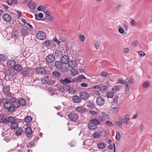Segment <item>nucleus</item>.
Instances as JSON below:
<instances>
[{
    "mask_svg": "<svg viewBox=\"0 0 152 152\" xmlns=\"http://www.w3.org/2000/svg\"><path fill=\"white\" fill-rule=\"evenodd\" d=\"M100 124L99 121L96 118L90 120V122L88 125V127L90 129H95L98 128V125Z\"/></svg>",
    "mask_w": 152,
    "mask_h": 152,
    "instance_id": "1",
    "label": "nucleus"
},
{
    "mask_svg": "<svg viewBox=\"0 0 152 152\" xmlns=\"http://www.w3.org/2000/svg\"><path fill=\"white\" fill-rule=\"evenodd\" d=\"M4 107L5 108L8 110L9 112L13 113L15 111V108L12 106L11 103L9 101L4 104Z\"/></svg>",
    "mask_w": 152,
    "mask_h": 152,
    "instance_id": "2",
    "label": "nucleus"
},
{
    "mask_svg": "<svg viewBox=\"0 0 152 152\" xmlns=\"http://www.w3.org/2000/svg\"><path fill=\"white\" fill-rule=\"evenodd\" d=\"M10 88L9 86H5L3 87V91L5 95L8 97H11L13 96V94H10Z\"/></svg>",
    "mask_w": 152,
    "mask_h": 152,
    "instance_id": "3",
    "label": "nucleus"
},
{
    "mask_svg": "<svg viewBox=\"0 0 152 152\" xmlns=\"http://www.w3.org/2000/svg\"><path fill=\"white\" fill-rule=\"evenodd\" d=\"M70 78H66L64 79L61 80L60 82L61 84H64V85L77 81V79L76 78L71 80H70Z\"/></svg>",
    "mask_w": 152,
    "mask_h": 152,
    "instance_id": "4",
    "label": "nucleus"
},
{
    "mask_svg": "<svg viewBox=\"0 0 152 152\" xmlns=\"http://www.w3.org/2000/svg\"><path fill=\"white\" fill-rule=\"evenodd\" d=\"M68 117L70 120L72 121L75 122L78 118L77 114L75 113H71L68 115Z\"/></svg>",
    "mask_w": 152,
    "mask_h": 152,
    "instance_id": "5",
    "label": "nucleus"
},
{
    "mask_svg": "<svg viewBox=\"0 0 152 152\" xmlns=\"http://www.w3.org/2000/svg\"><path fill=\"white\" fill-rule=\"evenodd\" d=\"M37 38L40 40H44L46 38V34L42 31H39L36 34Z\"/></svg>",
    "mask_w": 152,
    "mask_h": 152,
    "instance_id": "6",
    "label": "nucleus"
},
{
    "mask_svg": "<svg viewBox=\"0 0 152 152\" xmlns=\"http://www.w3.org/2000/svg\"><path fill=\"white\" fill-rule=\"evenodd\" d=\"M80 96L81 98L84 100H87L90 96L89 94L85 91H81L79 93Z\"/></svg>",
    "mask_w": 152,
    "mask_h": 152,
    "instance_id": "7",
    "label": "nucleus"
},
{
    "mask_svg": "<svg viewBox=\"0 0 152 152\" xmlns=\"http://www.w3.org/2000/svg\"><path fill=\"white\" fill-rule=\"evenodd\" d=\"M105 102V100L102 97L99 96L98 97L96 100V103L97 105L99 106H103Z\"/></svg>",
    "mask_w": 152,
    "mask_h": 152,
    "instance_id": "8",
    "label": "nucleus"
},
{
    "mask_svg": "<svg viewBox=\"0 0 152 152\" xmlns=\"http://www.w3.org/2000/svg\"><path fill=\"white\" fill-rule=\"evenodd\" d=\"M55 56L52 54H50L47 56L46 58V61L48 63H52L55 60Z\"/></svg>",
    "mask_w": 152,
    "mask_h": 152,
    "instance_id": "9",
    "label": "nucleus"
},
{
    "mask_svg": "<svg viewBox=\"0 0 152 152\" xmlns=\"http://www.w3.org/2000/svg\"><path fill=\"white\" fill-rule=\"evenodd\" d=\"M35 72L37 74L43 75L46 73V70L43 68L40 67L36 69Z\"/></svg>",
    "mask_w": 152,
    "mask_h": 152,
    "instance_id": "10",
    "label": "nucleus"
},
{
    "mask_svg": "<svg viewBox=\"0 0 152 152\" xmlns=\"http://www.w3.org/2000/svg\"><path fill=\"white\" fill-rule=\"evenodd\" d=\"M25 132L28 138H30L32 137V130L31 127H27L25 129Z\"/></svg>",
    "mask_w": 152,
    "mask_h": 152,
    "instance_id": "11",
    "label": "nucleus"
},
{
    "mask_svg": "<svg viewBox=\"0 0 152 152\" xmlns=\"http://www.w3.org/2000/svg\"><path fill=\"white\" fill-rule=\"evenodd\" d=\"M2 18L6 22H9L11 20V15L7 13L4 14L2 16Z\"/></svg>",
    "mask_w": 152,
    "mask_h": 152,
    "instance_id": "12",
    "label": "nucleus"
},
{
    "mask_svg": "<svg viewBox=\"0 0 152 152\" xmlns=\"http://www.w3.org/2000/svg\"><path fill=\"white\" fill-rule=\"evenodd\" d=\"M69 60V57L66 55H64L61 57V60L62 63L66 64L68 62Z\"/></svg>",
    "mask_w": 152,
    "mask_h": 152,
    "instance_id": "13",
    "label": "nucleus"
},
{
    "mask_svg": "<svg viewBox=\"0 0 152 152\" xmlns=\"http://www.w3.org/2000/svg\"><path fill=\"white\" fill-rule=\"evenodd\" d=\"M72 100L74 102L79 103L81 101V99L80 97L74 95L72 96Z\"/></svg>",
    "mask_w": 152,
    "mask_h": 152,
    "instance_id": "14",
    "label": "nucleus"
},
{
    "mask_svg": "<svg viewBox=\"0 0 152 152\" xmlns=\"http://www.w3.org/2000/svg\"><path fill=\"white\" fill-rule=\"evenodd\" d=\"M75 110L76 112L80 113H84L86 110L85 108L81 106H78L76 107Z\"/></svg>",
    "mask_w": 152,
    "mask_h": 152,
    "instance_id": "15",
    "label": "nucleus"
},
{
    "mask_svg": "<svg viewBox=\"0 0 152 152\" xmlns=\"http://www.w3.org/2000/svg\"><path fill=\"white\" fill-rule=\"evenodd\" d=\"M16 64L15 61L13 60H10L7 63V65L10 68L14 67L15 65Z\"/></svg>",
    "mask_w": 152,
    "mask_h": 152,
    "instance_id": "16",
    "label": "nucleus"
},
{
    "mask_svg": "<svg viewBox=\"0 0 152 152\" xmlns=\"http://www.w3.org/2000/svg\"><path fill=\"white\" fill-rule=\"evenodd\" d=\"M130 120V118L128 115H124L123 117V122L124 123L126 124H129V121Z\"/></svg>",
    "mask_w": 152,
    "mask_h": 152,
    "instance_id": "17",
    "label": "nucleus"
},
{
    "mask_svg": "<svg viewBox=\"0 0 152 152\" xmlns=\"http://www.w3.org/2000/svg\"><path fill=\"white\" fill-rule=\"evenodd\" d=\"M97 145L98 148L100 149H103L106 146V145L104 142H99L97 143Z\"/></svg>",
    "mask_w": 152,
    "mask_h": 152,
    "instance_id": "18",
    "label": "nucleus"
},
{
    "mask_svg": "<svg viewBox=\"0 0 152 152\" xmlns=\"http://www.w3.org/2000/svg\"><path fill=\"white\" fill-rule=\"evenodd\" d=\"M52 75L56 78H59L61 77V75L59 72L54 71L52 72Z\"/></svg>",
    "mask_w": 152,
    "mask_h": 152,
    "instance_id": "19",
    "label": "nucleus"
},
{
    "mask_svg": "<svg viewBox=\"0 0 152 152\" xmlns=\"http://www.w3.org/2000/svg\"><path fill=\"white\" fill-rule=\"evenodd\" d=\"M13 68L15 70H16L18 72L20 71L22 69L20 65L19 64H16L15 65Z\"/></svg>",
    "mask_w": 152,
    "mask_h": 152,
    "instance_id": "20",
    "label": "nucleus"
},
{
    "mask_svg": "<svg viewBox=\"0 0 152 152\" xmlns=\"http://www.w3.org/2000/svg\"><path fill=\"white\" fill-rule=\"evenodd\" d=\"M65 90V89L70 94H74V92H73L72 91V89H71V87L69 85L67 84H66L64 85ZM75 91H74V92Z\"/></svg>",
    "mask_w": 152,
    "mask_h": 152,
    "instance_id": "21",
    "label": "nucleus"
},
{
    "mask_svg": "<svg viewBox=\"0 0 152 152\" xmlns=\"http://www.w3.org/2000/svg\"><path fill=\"white\" fill-rule=\"evenodd\" d=\"M23 132V130L22 128L21 127H19L16 130L15 133V134L18 136H20L21 135Z\"/></svg>",
    "mask_w": 152,
    "mask_h": 152,
    "instance_id": "22",
    "label": "nucleus"
},
{
    "mask_svg": "<svg viewBox=\"0 0 152 152\" xmlns=\"http://www.w3.org/2000/svg\"><path fill=\"white\" fill-rule=\"evenodd\" d=\"M68 65L70 67H75L76 66V62L75 61H69L68 62Z\"/></svg>",
    "mask_w": 152,
    "mask_h": 152,
    "instance_id": "23",
    "label": "nucleus"
},
{
    "mask_svg": "<svg viewBox=\"0 0 152 152\" xmlns=\"http://www.w3.org/2000/svg\"><path fill=\"white\" fill-rule=\"evenodd\" d=\"M28 5L31 9L32 10H34L36 7V4L33 2H29L28 4Z\"/></svg>",
    "mask_w": 152,
    "mask_h": 152,
    "instance_id": "24",
    "label": "nucleus"
},
{
    "mask_svg": "<svg viewBox=\"0 0 152 152\" xmlns=\"http://www.w3.org/2000/svg\"><path fill=\"white\" fill-rule=\"evenodd\" d=\"M78 72L75 69L72 68L70 70V73L72 75H75L77 74Z\"/></svg>",
    "mask_w": 152,
    "mask_h": 152,
    "instance_id": "25",
    "label": "nucleus"
},
{
    "mask_svg": "<svg viewBox=\"0 0 152 152\" xmlns=\"http://www.w3.org/2000/svg\"><path fill=\"white\" fill-rule=\"evenodd\" d=\"M108 88L106 86L100 85L99 90L101 91L104 92L107 91Z\"/></svg>",
    "mask_w": 152,
    "mask_h": 152,
    "instance_id": "26",
    "label": "nucleus"
},
{
    "mask_svg": "<svg viewBox=\"0 0 152 152\" xmlns=\"http://www.w3.org/2000/svg\"><path fill=\"white\" fill-rule=\"evenodd\" d=\"M21 35L23 36H25L26 35H28V32L26 28H22L21 29Z\"/></svg>",
    "mask_w": 152,
    "mask_h": 152,
    "instance_id": "27",
    "label": "nucleus"
},
{
    "mask_svg": "<svg viewBox=\"0 0 152 152\" xmlns=\"http://www.w3.org/2000/svg\"><path fill=\"white\" fill-rule=\"evenodd\" d=\"M55 66L57 69H60L62 64L59 61H57L55 63Z\"/></svg>",
    "mask_w": 152,
    "mask_h": 152,
    "instance_id": "28",
    "label": "nucleus"
},
{
    "mask_svg": "<svg viewBox=\"0 0 152 152\" xmlns=\"http://www.w3.org/2000/svg\"><path fill=\"white\" fill-rule=\"evenodd\" d=\"M60 69L62 72H67L69 71V68L66 66H62Z\"/></svg>",
    "mask_w": 152,
    "mask_h": 152,
    "instance_id": "29",
    "label": "nucleus"
},
{
    "mask_svg": "<svg viewBox=\"0 0 152 152\" xmlns=\"http://www.w3.org/2000/svg\"><path fill=\"white\" fill-rule=\"evenodd\" d=\"M119 120H120V121H117L116 122V124L120 128H122V126L123 119L122 117H119Z\"/></svg>",
    "mask_w": 152,
    "mask_h": 152,
    "instance_id": "30",
    "label": "nucleus"
},
{
    "mask_svg": "<svg viewBox=\"0 0 152 152\" xmlns=\"http://www.w3.org/2000/svg\"><path fill=\"white\" fill-rule=\"evenodd\" d=\"M101 135V132H94L93 135L94 138H97L99 137Z\"/></svg>",
    "mask_w": 152,
    "mask_h": 152,
    "instance_id": "31",
    "label": "nucleus"
},
{
    "mask_svg": "<svg viewBox=\"0 0 152 152\" xmlns=\"http://www.w3.org/2000/svg\"><path fill=\"white\" fill-rule=\"evenodd\" d=\"M19 104H20V106H24L26 104V102L25 99L23 98L20 99L19 101Z\"/></svg>",
    "mask_w": 152,
    "mask_h": 152,
    "instance_id": "32",
    "label": "nucleus"
},
{
    "mask_svg": "<svg viewBox=\"0 0 152 152\" xmlns=\"http://www.w3.org/2000/svg\"><path fill=\"white\" fill-rule=\"evenodd\" d=\"M10 126L11 129H15L17 128L18 127V124L15 122L12 123H11Z\"/></svg>",
    "mask_w": 152,
    "mask_h": 152,
    "instance_id": "33",
    "label": "nucleus"
},
{
    "mask_svg": "<svg viewBox=\"0 0 152 152\" xmlns=\"http://www.w3.org/2000/svg\"><path fill=\"white\" fill-rule=\"evenodd\" d=\"M0 60L1 61L4 62V61L7 60L6 56L4 54H0Z\"/></svg>",
    "mask_w": 152,
    "mask_h": 152,
    "instance_id": "34",
    "label": "nucleus"
},
{
    "mask_svg": "<svg viewBox=\"0 0 152 152\" xmlns=\"http://www.w3.org/2000/svg\"><path fill=\"white\" fill-rule=\"evenodd\" d=\"M114 95L113 92H110L107 93L106 96L108 98H112Z\"/></svg>",
    "mask_w": 152,
    "mask_h": 152,
    "instance_id": "35",
    "label": "nucleus"
},
{
    "mask_svg": "<svg viewBox=\"0 0 152 152\" xmlns=\"http://www.w3.org/2000/svg\"><path fill=\"white\" fill-rule=\"evenodd\" d=\"M57 90L59 92L63 93L65 90L64 86H58L57 88Z\"/></svg>",
    "mask_w": 152,
    "mask_h": 152,
    "instance_id": "36",
    "label": "nucleus"
},
{
    "mask_svg": "<svg viewBox=\"0 0 152 152\" xmlns=\"http://www.w3.org/2000/svg\"><path fill=\"white\" fill-rule=\"evenodd\" d=\"M87 106L90 109L94 108L95 107L94 104L91 102H89L87 104Z\"/></svg>",
    "mask_w": 152,
    "mask_h": 152,
    "instance_id": "37",
    "label": "nucleus"
},
{
    "mask_svg": "<svg viewBox=\"0 0 152 152\" xmlns=\"http://www.w3.org/2000/svg\"><path fill=\"white\" fill-rule=\"evenodd\" d=\"M8 121L9 123L10 122L11 123H12L15 122V118L14 117L11 116H9L8 117Z\"/></svg>",
    "mask_w": 152,
    "mask_h": 152,
    "instance_id": "38",
    "label": "nucleus"
},
{
    "mask_svg": "<svg viewBox=\"0 0 152 152\" xmlns=\"http://www.w3.org/2000/svg\"><path fill=\"white\" fill-rule=\"evenodd\" d=\"M12 107H14V108H18L20 106V104H19V102H18L16 101L14 103H13Z\"/></svg>",
    "mask_w": 152,
    "mask_h": 152,
    "instance_id": "39",
    "label": "nucleus"
},
{
    "mask_svg": "<svg viewBox=\"0 0 152 152\" xmlns=\"http://www.w3.org/2000/svg\"><path fill=\"white\" fill-rule=\"evenodd\" d=\"M32 118L30 116H27L24 118V121L26 122H28L31 121Z\"/></svg>",
    "mask_w": 152,
    "mask_h": 152,
    "instance_id": "40",
    "label": "nucleus"
},
{
    "mask_svg": "<svg viewBox=\"0 0 152 152\" xmlns=\"http://www.w3.org/2000/svg\"><path fill=\"white\" fill-rule=\"evenodd\" d=\"M121 137V135L119 132L118 131L116 132V135L115 136V139L117 141H118Z\"/></svg>",
    "mask_w": 152,
    "mask_h": 152,
    "instance_id": "41",
    "label": "nucleus"
},
{
    "mask_svg": "<svg viewBox=\"0 0 152 152\" xmlns=\"http://www.w3.org/2000/svg\"><path fill=\"white\" fill-rule=\"evenodd\" d=\"M29 72V70L27 68H24L22 71V72L23 75H27Z\"/></svg>",
    "mask_w": 152,
    "mask_h": 152,
    "instance_id": "42",
    "label": "nucleus"
},
{
    "mask_svg": "<svg viewBox=\"0 0 152 152\" xmlns=\"http://www.w3.org/2000/svg\"><path fill=\"white\" fill-rule=\"evenodd\" d=\"M44 45L46 47L50 46V41L49 40H46L43 42Z\"/></svg>",
    "mask_w": 152,
    "mask_h": 152,
    "instance_id": "43",
    "label": "nucleus"
},
{
    "mask_svg": "<svg viewBox=\"0 0 152 152\" xmlns=\"http://www.w3.org/2000/svg\"><path fill=\"white\" fill-rule=\"evenodd\" d=\"M120 89V88L119 86H116L112 88V90L116 92L117 91H119Z\"/></svg>",
    "mask_w": 152,
    "mask_h": 152,
    "instance_id": "44",
    "label": "nucleus"
},
{
    "mask_svg": "<svg viewBox=\"0 0 152 152\" xmlns=\"http://www.w3.org/2000/svg\"><path fill=\"white\" fill-rule=\"evenodd\" d=\"M46 18L47 19L50 21L54 19L53 17L50 15L48 16H46Z\"/></svg>",
    "mask_w": 152,
    "mask_h": 152,
    "instance_id": "45",
    "label": "nucleus"
},
{
    "mask_svg": "<svg viewBox=\"0 0 152 152\" xmlns=\"http://www.w3.org/2000/svg\"><path fill=\"white\" fill-rule=\"evenodd\" d=\"M1 101V103L4 104H5L7 103V102H8V99L5 97L2 98Z\"/></svg>",
    "mask_w": 152,
    "mask_h": 152,
    "instance_id": "46",
    "label": "nucleus"
},
{
    "mask_svg": "<svg viewBox=\"0 0 152 152\" xmlns=\"http://www.w3.org/2000/svg\"><path fill=\"white\" fill-rule=\"evenodd\" d=\"M108 75V74L105 71L102 72L101 73V75L102 77H105Z\"/></svg>",
    "mask_w": 152,
    "mask_h": 152,
    "instance_id": "47",
    "label": "nucleus"
},
{
    "mask_svg": "<svg viewBox=\"0 0 152 152\" xmlns=\"http://www.w3.org/2000/svg\"><path fill=\"white\" fill-rule=\"evenodd\" d=\"M27 148H28V147L26 146H25V147H23V149L22 148L20 150H21L22 151H23V152H30V151H29V149L27 150ZM31 152H32V151H31Z\"/></svg>",
    "mask_w": 152,
    "mask_h": 152,
    "instance_id": "48",
    "label": "nucleus"
},
{
    "mask_svg": "<svg viewBox=\"0 0 152 152\" xmlns=\"http://www.w3.org/2000/svg\"><path fill=\"white\" fill-rule=\"evenodd\" d=\"M149 83L148 82H145L143 84V87L144 88H147L149 86Z\"/></svg>",
    "mask_w": 152,
    "mask_h": 152,
    "instance_id": "49",
    "label": "nucleus"
},
{
    "mask_svg": "<svg viewBox=\"0 0 152 152\" xmlns=\"http://www.w3.org/2000/svg\"><path fill=\"white\" fill-rule=\"evenodd\" d=\"M100 95V93L99 91H95L94 92L93 96H94L95 97L99 96Z\"/></svg>",
    "mask_w": 152,
    "mask_h": 152,
    "instance_id": "50",
    "label": "nucleus"
},
{
    "mask_svg": "<svg viewBox=\"0 0 152 152\" xmlns=\"http://www.w3.org/2000/svg\"><path fill=\"white\" fill-rule=\"evenodd\" d=\"M86 78V77H85L83 75H80L78 76L77 77V78H76L77 80V79H85Z\"/></svg>",
    "mask_w": 152,
    "mask_h": 152,
    "instance_id": "51",
    "label": "nucleus"
},
{
    "mask_svg": "<svg viewBox=\"0 0 152 152\" xmlns=\"http://www.w3.org/2000/svg\"><path fill=\"white\" fill-rule=\"evenodd\" d=\"M138 53V54L141 57H143L145 55V53L142 51H139Z\"/></svg>",
    "mask_w": 152,
    "mask_h": 152,
    "instance_id": "52",
    "label": "nucleus"
},
{
    "mask_svg": "<svg viewBox=\"0 0 152 152\" xmlns=\"http://www.w3.org/2000/svg\"><path fill=\"white\" fill-rule=\"evenodd\" d=\"M130 23L131 25V26H134L136 24V21L134 20H132L131 21Z\"/></svg>",
    "mask_w": 152,
    "mask_h": 152,
    "instance_id": "53",
    "label": "nucleus"
},
{
    "mask_svg": "<svg viewBox=\"0 0 152 152\" xmlns=\"http://www.w3.org/2000/svg\"><path fill=\"white\" fill-rule=\"evenodd\" d=\"M44 9V7L42 6H38L37 8V10L38 11H43Z\"/></svg>",
    "mask_w": 152,
    "mask_h": 152,
    "instance_id": "54",
    "label": "nucleus"
},
{
    "mask_svg": "<svg viewBox=\"0 0 152 152\" xmlns=\"http://www.w3.org/2000/svg\"><path fill=\"white\" fill-rule=\"evenodd\" d=\"M126 85V93H128L130 90V87L129 85V84H125Z\"/></svg>",
    "mask_w": 152,
    "mask_h": 152,
    "instance_id": "55",
    "label": "nucleus"
},
{
    "mask_svg": "<svg viewBox=\"0 0 152 152\" xmlns=\"http://www.w3.org/2000/svg\"><path fill=\"white\" fill-rule=\"evenodd\" d=\"M106 124L108 126H113V124L112 122L110 121H107L106 122Z\"/></svg>",
    "mask_w": 152,
    "mask_h": 152,
    "instance_id": "56",
    "label": "nucleus"
},
{
    "mask_svg": "<svg viewBox=\"0 0 152 152\" xmlns=\"http://www.w3.org/2000/svg\"><path fill=\"white\" fill-rule=\"evenodd\" d=\"M124 30L122 27H120L118 29V32L121 34H123L124 33Z\"/></svg>",
    "mask_w": 152,
    "mask_h": 152,
    "instance_id": "57",
    "label": "nucleus"
},
{
    "mask_svg": "<svg viewBox=\"0 0 152 152\" xmlns=\"http://www.w3.org/2000/svg\"><path fill=\"white\" fill-rule=\"evenodd\" d=\"M56 83L55 80H51L47 82V84L49 85H52Z\"/></svg>",
    "mask_w": 152,
    "mask_h": 152,
    "instance_id": "58",
    "label": "nucleus"
},
{
    "mask_svg": "<svg viewBox=\"0 0 152 152\" xmlns=\"http://www.w3.org/2000/svg\"><path fill=\"white\" fill-rule=\"evenodd\" d=\"M49 76L48 75H47L46 77H43V79L44 81H45V82H47H47H49Z\"/></svg>",
    "mask_w": 152,
    "mask_h": 152,
    "instance_id": "59",
    "label": "nucleus"
},
{
    "mask_svg": "<svg viewBox=\"0 0 152 152\" xmlns=\"http://www.w3.org/2000/svg\"><path fill=\"white\" fill-rule=\"evenodd\" d=\"M80 40L81 41H83L85 39V37L83 35L80 34L79 36Z\"/></svg>",
    "mask_w": 152,
    "mask_h": 152,
    "instance_id": "60",
    "label": "nucleus"
},
{
    "mask_svg": "<svg viewBox=\"0 0 152 152\" xmlns=\"http://www.w3.org/2000/svg\"><path fill=\"white\" fill-rule=\"evenodd\" d=\"M100 45V43L98 42H97L95 44V47L96 49H98L99 48Z\"/></svg>",
    "mask_w": 152,
    "mask_h": 152,
    "instance_id": "61",
    "label": "nucleus"
},
{
    "mask_svg": "<svg viewBox=\"0 0 152 152\" xmlns=\"http://www.w3.org/2000/svg\"><path fill=\"white\" fill-rule=\"evenodd\" d=\"M117 83L121 84H124V80H122L121 79H118Z\"/></svg>",
    "mask_w": 152,
    "mask_h": 152,
    "instance_id": "62",
    "label": "nucleus"
},
{
    "mask_svg": "<svg viewBox=\"0 0 152 152\" xmlns=\"http://www.w3.org/2000/svg\"><path fill=\"white\" fill-rule=\"evenodd\" d=\"M118 96L115 97L113 100V102L115 103H117L118 100Z\"/></svg>",
    "mask_w": 152,
    "mask_h": 152,
    "instance_id": "63",
    "label": "nucleus"
},
{
    "mask_svg": "<svg viewBox=\"0 0 152 152\" xmlns=\"http://www.w3.org/2000/svg\"><path fill=\"white\" fill-rule=\"evenodd\" d=\"M53 41L54 42H56V43L58 45H59L60 43V41L59 40H58L57 38H54V39L53 40Z\"/></svg>",
    "mask_w": 152,
    "mask_h": 152,
    "instance_id": "64",
    "label": "nucleus"
}]
</instances>
